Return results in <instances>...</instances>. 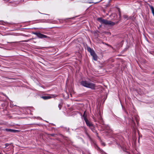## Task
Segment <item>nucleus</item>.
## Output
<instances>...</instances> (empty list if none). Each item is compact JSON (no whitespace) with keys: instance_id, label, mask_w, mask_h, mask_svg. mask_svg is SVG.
<instances>
[{"instance_id":"0eeeda50","label":"nucleus","mask_w":154,"mask_h":154,"mask_svg":"<svg viewBox=\"0 0 154 154\" xmlns=\"http://www.w3.org/2000/svg\"><path fill=\"white\" fill-rule=\"evenodd\" d=\"M5 130L8 132H16V130L6 128L5 129Z\"/></svg>"},{"instance_id":"f8f14e48","label":"nucleus","mask_w":154,"mask_h":154,"mask_svg":"<svg viewBox=\"0 0 154 154\" xmlns=\"http://www.w3.org/2000/svg\"><path fill=\"white\" fill-rule=\"evenodd\" d=\"M127 15H124V17L125 18V19H126L127 18Z\"/></svg>"},{"instance_id":"f257e3e1","label":"nucleus","mask_w":154,"mask_h":154,"mask_svg":"<svg viewBox=\"0 0 154 154\" xmlns=\"http://www.w3.org/2000/svg\"><path fill=\"white\" fill-rule=\"evenodd\" d=\"M81 85L84 87L94 90L96 88V85L87 81H82L81 82Z\"/></svg>"},{"instance_id":"4468645a","label":"nucleus","mask_w":154,"mask_h":154,"mask_svg":"<svg viewBox=\"0 0 154 154\" xmlns=\"http://www.w3.org/2000/svg\"><path fill=\"white\" fill-rule=\"evenodd\" d=\"M24 42H27V41H24Z\"/></svg>"},{"instance_id":"20e7f679","label":"nucleus","mask_w":154,"mask_h":154,"mask_svg":"<svg viewBox=\"0 0 154 154\" xmlns=\"http://www.w3.org/2000/svg\"><path fill=\"white\" fill-rule=\"evenodd\" d=\"M33 34L36 35L38 38H46L47 36L41 33L40 32H35Z\"/></svg>"},{"instance_id":"7ed1b4c3","label":"nucleus","mask_w":154,"mask_h":154,"mask_svg":"<svg viewBox=\"0 0 154 154\" xmlns=\"http://www.w3.org/2000/svg\"><path fill=\"white\" fill-rule=\"evenodd\" d=\"M83 117L84 120L87 125L90 127L92 131H93V129L94 128L93 124L88 120L85 116H83Z\"/></svg>"},{"instance_id":"39448f33","label":"nucleus","mask_w":154,"mask_h":154,"mask_svg":"<svg viewBox=\"0 0 154 154\" xmlns=\"http://www.w3.org/2000/svg\"><path fill=\"white\" fill-rule=\"evenodd\" d=\"M87 49L88 51L90 52L91 55L92 56L95 54L94 51L92 49H91L90 47H88Z\"/></svg>"},{"instance_id":"6e6552de","label":"nucleus","mask_w":154,"mask_h":154,"mask_svg":"<svg viewBox=\"0 0 154 154\" xmlns=\"http://www.w3.org/2000/svg\"><path fill=\"white\" fill-rule=\"evenodd\" d=\"M41 98L45 100L49 99L51 98L50 96H43L41 97Z\"/></svg>"},{"instance_id":"ddd939ff","label":"nucleus","mask_w":154,"mask_h":154,"mask_svg":"<svg viewBox=\"0 0 154 154\" xmlns=\"http://www.w3.org/2000/svg\"><path fill=\"white\" fill-rule=\"evenodd\" d=\"M98 2H95V3H94V4H96ZM88 3H94V2H88Z\"/></svg>"},{"instance_id":"9d476101","label":"nucleus","mask_w":154,"mask_h":154,"mask_svg":"<svg viewBox=\"0 0 154 154\" xmlns=\"http://www.w3.org/2000/svg\"><path fill=\"white\" fill-rule=\"evenodd\" d=\"M9 144L8 143H6L5 144V147H8L9 146Z\"/></svg>"},{"instance_id":"2eb2a0df","label":"nucleus","mask_w":154,"mask_h":154,"mask_svg":"<svg viewBox=\"0 0 154 154\" xmlns=\"http://www.w3.org/2000/svg\"><path fill=\"white\" fill-rule=\"evenodd\" d=\"M103 145H104V146H105V144H104V143H103Z\"/></svg>"},{"instance_id":"f03ea898","label":"nucleus","mask_w":154,"mask_h":154,"mask_svg":"<svg viewBox=\"0 0 154 154\" xmlns=\"http://www.w3.org/2000/svg\"><path fill=\"white\" fill-rule=\"evenodd\" d=\"M97 20L101 23L105 25H108L111 26H113L115 24V23L110 20H108L102 19V18H99L97 19Z\"/></svg>"},{"instance_id":"423d86ee","label":"nucleus","mask_w":154,"mask_h":154,"mask_svg":"<svg viewBox=\"0 0 154 154\" xmlns=\"http://www.w3.org/2000/svg\"><path fill=\"white\" fill-rule=\"evenodd\" d=\"M98 112L99 114H97V116L98 119L100 120H101L102 119L101 113L100 111Z\"/></svg>"},{"instance_id":"1a4fd4ad","label":"nucleus","mask_w":154,"mask_h":154,"mask_svg":"<svg viewBox=\"0 0 154 154\" xmlns=\"http://www.w3.org/2000/svg\"><path fill=\"white\" fill-rule=\"evenodd\" d=\"M92 56L93 57V59L94 60H95V61L97 60V56L96 54H94L93 55H92Z\"/></svg>"},{"instance_id":"9b49d317","label":"nucleus","mask_w":154,"mask_h":154,"mask_svg":"<svg viewBox=\"0 0 154 154\" xmlns=\"http://www.w3.org/2000/svg\"><path fill=\"white\" fill-rule=\"evenodd\" d=\"M61 105L60 104H59L58 105V107H59V109H60L61 108Z\"/></svg>"}]
</instances>
